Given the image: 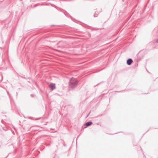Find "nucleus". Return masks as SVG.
Here are the masks:
<instances>
[{
  "mask_svg": "<svg viewBox=\"0 0 158 158\" xmlns=\"http://www.w3.org/2000/svg\"><path fill=\"white\" fill-rule=\"evenodd\" d=\"M92 124V122H88L86 123L85 124V126H86V127H88L90 125H91Z\"/></svg>",
  "mask_w": 158,
  "mask_h": 158,
  "instance_id": "4",
  "label": "nucleus"
},
{
  "mask_svg": "<svg viewBox=\"0 0 158 158\" xmlns=\"http://www.w3.org/2000/svg\"><path fill=\"white\" fill-rule=\"evenodd\" d=\"M49 86L52 90L56 88V86L55 84L51 83L49 85Z\"/></svg>",
  "mask_w": 158,
  "mask_h": 158,
  "instance_id": "2",
  "label": "nucleus"
},
{
  "mask_svg": "<svg viewBox=\"0 0 158 158\" xmlns=\"http://www.w3.org/2000/svg\"><path fill=\"white\" fill-rule=\"evenodd\" d=\"M156 42L158 43V38L156 40Z\"/></svg>",
  "mask_w": 158,
  "mask_h": 158,
  "instance_id": "5",
  "label": "nucleus"
},
{
  "mask_svg": "<svg viewBox=\"0 0 158 158\" xmlns=\"http://www.w3.org/2000/svg\"><path fill=\"white\" fill-rule=\"evenodd\" d=\"M133 60L131 59H129L127 61V64L128 65H130L132 63Z\"/></svg>",
  "mask_w": 158,
  "mask_h": 158,
  "instance_id": "3",
  "label": "nucleus"
},
{
  "mask_svg": "<svg viewBox=\"0 0 158 158\" xmlns=\"http://www.w3.org/2000/svg\"><path fill=\"white\" fill-rule=\"evenodd\" d=\"M77 83V82L76 79L72 78L70 80V86L72 87L76 85Z\"/></svg>",
  "mask_w": 158,
  "mask_h": 158,
  "instance_id": "1",
  "label": "nucleus"
}]
</instances>
